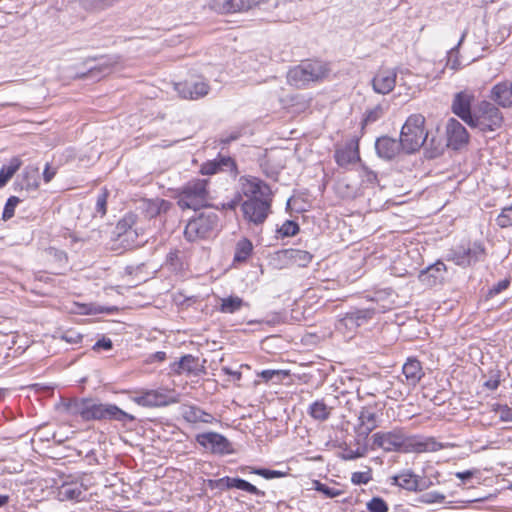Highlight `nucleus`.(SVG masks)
I'll return each instance as SVG.
<instances>
[{"label":"nucleus","instance_id":"f257e3e1","mask_svg":"<svg viewBox=\"0 0 512 512\" xmlns=\"http://www.w3.org/2000/svg\"><path fill=\"white\" fill-rule=\"evenodd\" d=\"M59 409L69 416H78L83 421H117L126 425L136 420L135 416L116 404L101 403L93 398H63Z\"/></svg>","mask_w":512,"mask_h":512},{"label":"nucleus","instance_id":"f03ea898","mask_svg":"<svg viewBox=\"0 0 512 512\" xmlns=\"http://www.w3.org/2000/svg\"><path fill=\"white\" fill-rule=\"evenodd\" d=\"M207 179H192L177 192V205L182 209L199 210L208 206L210 196Z\"/></svg>","mask_w":512,"mask_h":512},{"label":"nucleus","instance_id":"7ed1b4c3","mask_svg":"<svg viewBox=\"0 0 512 512\" xmlns=\"http://www.w3.org/2000/svg\"><path fill=\"white\" fill-rule=\"evenodd\" d=\"M328 73L327 65L317 60L302 61L288 71V83L297 87L305 88L311 82H318L325 78Z\"/></svg>","mask_w":512,"mask_h":512},{"label":"nucleus","instance_id":"20e7f679","mask_svg":"<svg viewBox=\"0 0 512 512\" xmlns=\"http://www.w3.org/2000/svg\"><path fill=\"white\" fill-rule=\"evenodd\" d=\"M425 118L421 114L408 117L400 132L403 151L407 154L418 151L427 141L428 133L424 131Z\"/></svg>","mask_w":512,"mask_h":512},{"label":"nucleus","instance_id":"39448f33","mask_svg":"<svg viewBox=\"0 0 512 512\" xmlns=\"http://www.w3.org/2000/svg\"><path fill=\"white\" fill-rule=\"evenodd\" d=\"M473 123H469L471 128H478L482 132L495 131L499 129L504 121V117L499 107L491 100H482L478 102L473 110Z\"/></svg>","mask_w":512,"mask_h":512},{"label":"nucleus","instance_id":"423d86ee","mask_svg":"<svg viewBox=\"0 0 512 512\" xmlns=\"http://www.w3.org/2000/svg\"><path fill=\"white\" fill-rule=\"evenodd\" d=\"M219 218L215 212L203 211L187 223L184 236L193 242L196 239L208 238L218 227Z\"/></svg>","mask_w":512,"mask_h":512},{"label":"nucleus","instance_id":"0eeeda50","mask_svg":"<svg viewBox=\"0 0 512 512\" xmlns=\"http://www.w3.org/2000/svg\"><path fill=\"white\" fill-rule=\"evenodd\" d=\"M373 447L387 452L399 451L411 453L412 435H406L401 429L388 432H377L372 436Z\"/></svg>","mask_w":512,"mask_h":512},{"label":"nucleus","instance_id":"6e6552de","mask_svg":"<svg viewBox=\"0 0 512 512\" xmlns=\"http://www.w3.org/2000/svg\"><path fill=\"white\" fill-rule=\"evenodd\" d=\"M271 202L270 196L245 200L241 205L244 218L255 225L263 224L271 212Z\"/></svg>","mask_w":512,"mask_h":512},{"label":"nucleus","instance_id":"1a4fd4ad","mask_svg":"<svg viewBox=\"0 0 512 512\" xmlns=\"http://www.w3.org/2000/svg\"><path fill=\"white\" fill-rule=\"evenodd\" d=\"M485 258V248L481 243L474 242L468 246H457L450 250L449 259L462 267L471 266Z\"/></svg>","mask_w":512,"mask_h":512},{"label":"nucleus","instance_id":"9d476101","mask_svg":"<svg viewBox=\"0 0 512 512\" xmlns=\"http://www.w3.org/2000/svg\"><path fill=\"white\" fill-rule=\"evenodd\" d=\"M137 227V215L134 213H127L116 225L115 232L118 240L126 247L131 248L138 246L137 238L139 236Z\"/></svg>","mask_w":512,"mask_h":512},{"label":"nucleus","instance_id":"9b49d317","mask_svg":"<svg viewBox=\"0 0 512 512\" xmlns=\"http://www.w3.org/2000/svg\"><path fill=\"white\" fill-rule=\"evenodd\" d=\"M475 101V94L473 91L465 89L457 92L453 96L451 103V111L463 120L467 125L473 123V110L472 106Z\"/></svg>","mask_w":512,"mask_h":512},{"label":"nucleus","instance_id":"f8f14e48","mask_svg":"<svg viewBox=\"0 0 512 512\" xmlns=\"http://www.w3.org/2000/svg\"><path fill=\"white\" fill-rule=\"evenodd\" d=\"M196 441L214 454L225 455L234 452L230 441L225 436L216 432L198 434Z\"/></svg>","mask_w":512,"mask_h":512},{"label":"nucleus","instance_id":"ddd939ff","mask_svg":"<svg viewBox=\"0 0 512 512\" xmlns=\"http://www.w3.org/2000/svg\"><path fill=\"white\" fill-rule=\"evenodd\" d=\"M269 0H211L210 8L220 14L248 11Z\"/></svg>","mask_w":512,"mask_h":512},{"label":"nucleus","instance_id":"4468645a","mask_svg":"<svg viewBox=\"0 0 512 512\" xmlns=\"http://www.w3.org/2000/svg\"><path fill=\"white\" fill-rule=\"evenodd\" d=\"M174 89L183 99L198 100L209 93L210 86L204 80H195L175 83Z\"/></svg>","mask_w":512,"mask_h":512},{"label":"nucleus","instance_id":"2eb2a0df","mask_svg":"<svg viewBox=\"0 0 512 512\" xmlns=\"http://www.w3.org/2000/svg\"><path fill=\"white\" fill-rule=\"evenodd\" d=\"M208 485L211 488H219L221 490L236 488L256 496H265L264 491L259 490L256 486L242 478L225 476L220 479L209 480Z\"/></svg>","mask_w":512,"mask_h":512},{"label":"nucleus","instance_id":"dca6fc26","mask_svg":"<svg viewBox=\"0 0 512 512\" xmlns=\"http://www.w3.org/2000/svg\"><path fill=\"white\" fill-rule=\"evenodd\" d=\"M447 145L458 150L469 141V133L466 128L456 119L450 118L446 125Z\"/></svg>","mask_w":512,"mask_h":512},{"label":"nucleus","instance_id":"f3484780","mask_svg":"<svg viewBox=\"0 0 512 512\" xmlns=\"http://www.w3.org/2000/svg\"><path fill=\"white\" fill-rule=\"evenodd\" d=\"M239 183L241 187V193L248 199H253L254 197L261 198L271 195V189L269 185L256 177L242 176L239 180Z\"/></svg>","mask_w":512,"mask_h":512},{"label":"nucleus","instance_id":"a211bd4d","mask_svg":"<svg viewBox=\"0 0 512 512\" xmlns=\"http://www.w3.org/2000/svg\"><path fill=\"white\" fill-rule=\"evenodd\" d=\"M133 401L143 407H159L175 403L177 400L158 390H146L135 396Z\"/></svg>","mask_w":512,"mask_h":512},{"label":"nucleus","instance_id":"6ab92c4d","mask_svg":"<svg viewBox=\"0 0 512 512\" xmlns=\"http://www.w3.org/2000/svg\"><path fill=\"white\" fill-rule=\"evenodd\" d=\"M222 171L236 176L238 172L235 160L230 156L219 155L217 158L203 163L200 169L202 175H214Z\"/></svg>","mask_w":512,"mask_h":512},{"label":"nucleus","instance_id":"aec40b11","mask_svg":"<svg viewBox=\"0 0 512 512\" xmlns=\"http://www.w3.org/2000/svg\"><path fill=\"white\" fill-rule=\"evenodd\" d=\"M488 97L498 107L512 108V81L504 80L495 84L491 88Z\"/></svg>","mask_w":512,"mask_h":512},{"label":"nucleus","instance_id":"412c9836","mask_svg":"<svg viewBox=\"0 0 512 512\" xmlns=\"http://www.w3.org/2000/svg\"><path fill=\"white\" fill-rule=\"evenodd\" d=\"M170 369L173 373L199 375L204 372V365L199 362V358L191 354L182 356L178 361L173 362L170 365Z\"/></svg>","mask_w":512,"mask_h":512},{"label":"nucleus","instance_id":"4be33fe9","mask_svg":"<svg viewBox=\"0 0 512 512\" xmlns=\"http://www.w3.org/2000/svg\"><path fill=\"white\" fill-rule=\"evenodd\" d=\"M375 150L377 155L385 160H392L401 150H403L402 143L397 139L389 136H381L375 142Z\"/></svg>","mask_w":512,"mask_h":512},{"label":"nucleus","instance_id":"5701e85b","mask_svg":"<svg viewBox=\"0 0 512 512\" xmlns=\"http://www.w3.org/2000/svg\"><path fill=\"white\" fill-rule=\"evenodd\" d=\"M396 77V71L393 69L378 71L372 79L373 90L383 95L390 93L395 87Z\"/></svg>","mask_w":512,"mask_h":512},{"label":"nucleus","instance_id":"b1692460","mask_svg":"<svg viewBox=\"0 0 512 512\" xmlns=\"http://www.w3.org/2000/svg\"><path fill=\"white\" fill-rule=\"evenodd\" d=\"M378 426L377 415L370 407H363L358 416V424L355 428L360 437L366 438Z\"/></svg>","mask_w":512,"mask_h":512},{"label":"nucleus","instance_id":"393cba45","mask_svg":"<svg viewBox=\"0 0 512 512\" xmlns=\"http://www.w3.org/2000/svg\"><path fill=\"white\" fill-rule=\"evenodd\" d=\"M449 446V443L438 442L433 437L412 435L411 453L436 452Z\"/></svg>","mask_w":512,"mask_h":512},{"label":"nucleus","instance_id":"a878e982","mask_svg":"<svg viewBox=\"0 0 512 512\" xmlns=\"http://www.w3.org/2000/svg\"><path fill=\"white\" fill-rule=\"evenodd\" d=\"M86 490L82 483L64 481L57 489V498L60 501H81Z\"/></svg>","mask_w":512,"mask_h":512},{"label":"nucleus","instance_id":"bb28decb","mask_svg":"<svg viewBox=\"0 0 512 512\" xmlns=\"http://www.w3.org/2000/svg\"><path fill=\"white\" fill-rule=\"evenodd\" d=\"M334 158L338 166L346 167L360 160L358 142L350 141L335 150Z\"/></svg>","mask_w":512,"mask_h":512},{"label":"nucleus","instance_id":"cd10ccee","mask_svg":"<svg viewBox=\"0 0 512 512\" xmlns=\"http://www.w3.org/2000/svg\"><path fill=\"white\" fill-rule=\"evenodd\" d=\"M446 266L443 262L437 261L436 263L428 266L419 274V280L426 286H434L444 279Z\"/></svg>","mask_w":512,"mask_h":512},{"label":"nucleus","instance_id":"c85d7f7f","mask_svg":"<svg viewBox=\"0 0 512 512\" xmlns=\"http://www.w3.org/2000/svg\"><path fill=\"white\" fill-rule=\"evenodd\" d=\"M16 190L33 191L39 185V171L33 166L26 167L14 183Z\"/></svg>","mask_w":512,"mask_h":512},{"label":"nucleus","instance_id":"c756f323","mask_svg":"<svg viewBox=\"0 0 512 512\" xmlns=\"http://www.w3.org/2000/svg\"><path fill=\"white\" fill-rule=\"evenodd\" d=\"M376 313L375 308H354L348 311L343 322L347 327H359L371 320Z\"/></svg>","mask_w":512,"mask_h":512},{"label":"nucleus","instance_id":"7c9ffc66","mask_svg":"<svg viewBox=\"0 0 512 512\" xmlns=\"http://www.w3.org/2000/svg\"><path fill=\"white\" fill-rule=\"evenodd\" d=\"M390 479L391 485L398 486L409 492H417V475L410 469L402 470Z\"/></svg>","mask_w":512,"mask_h":512},{"label":"nucleus","instance_id":"2f4dec72","mask_svg":"<svg viewBox=\"0 0 512 512\" xmlns=\"http://www.w3.org/2000/svg\"><path fill=\"white\" fill-rule=\"evenodd\" d=\"M403 374L409 385H416L424 376L420 361L409 358L402 368Z\"/></svg>","mask_w":512,"mask_h":512},{"label":"nucleus","instance_id":"473e14b6","mask_svg":"<svg viewBox=\"0 0 512 512\" xmlns=\"http://www.w3.org/2000/svg\"><path fill=\"white\" fill-rule=\"evenodd\" d=\"M281 253L291 264L299 267H306L312 260V255L305 250L285 249Z\"/></svg>","mask_w":512,"mask_h":512},{"label":"nucleus","instance_id":"72a5a7b5","mask_svg":"<svg viewBox=\"0 0 512 512\" xmlns=\"http://www.w3.org/2000/svg\"><path fill=\"white\" fill-rule=\"evenodd\" d=\"M183 418L190 423H211L214 417L197 406H187L183 410Z\"/></svg>","mask_w":512,"mask_h":512},{"label":"nucleus","instance_id":"f704fd0d","mask_svg":"<svg viewBox=\"0 0 512 512\" xmlns=\"http://www.w3.org/2000/svg\"><path fill=\"white\" fill-rule=\"evenodd\" d=\"M243 306H248V303L244 302V300L239 296L231 295L221 299V304L218 310L221 313L233 314L239 311Z\"/></svg>","mask_w":512,"mask_h":512},{"label":"nucleus","instance_id":"c9c22d12","mask_svg":"<svg viewBox=\"0 0 512 512\" xmlns=\"http://www.w3.org/2000/svg\"><path fill=\"white\" fill-rule=\"evenodd\" d=\"M309 415L318 421H326L331 414V408H329L324 400H317L313 402L308 409Z\"/></svg>","mask_w":512,"mask_h":512},{"label":"nucleus","instance_id":"e433bc0d","mask_svg":"<svg viewBox=\"0 0 512 512\" xmlns=\"http://www.w3.org/2000/svg\"><path fill=\"white\" fill-rule=\"evenodd\" d=\"M22 165L19 157H13L7 165L0 169V187L4 186Z\"/></svg>","mask_w":512,"mask_h":512},{"label":"nucleus","instance_id":"4c0bfd02","mask_svg":"<svg viewBox=\"0 0 512 512\" xmlns=\"http://www.w3.org/2000/svg\"><path fill=\"white\" fill-rule=\"evenodd\" d=\"M252 249H253V246H252V243L250 242V240H248L246 238L240 240L236 245L235 254H234V262L246 261L247 258L252 253Z\"/></svg>","mask_w":512,"mask_h":512},{"label":"nucleus","instance_id":"58836bf2","mask_svg":"<svg viewBox=\"0 0 512 512\" xmlns=\"http://www.w3.org/2000/svg\"><path fill=\"white\" fill-rule=\"evenodd\" d=\"M385 112L386 108H384L381 104H378L372 109L367 110L362 121V127L378 121L384 116Z\"/></svg>","mask_w":512,"mask_h":512},{"label":"nucleus","instance_id":"ea45409f","mask_svg":"<svg viewBox=\"0 0 512 512\" xmlns=\"http://www.w3.org/2000/svg\"><path fill=\"white\" fill-rule=\"evenodd\" d=\"M313 488L322 494H324L327 498H335L343 494L342 490L329 487L328 485L322 483L319 480L313 481Z\"/></svg>","mask_w":512,"mask_h":512},{"label":"nucleus","instance_id":"a19ab883","mask_svg":"<svg viewBox=\"0 0 512 512\" xmlns=\"http://www.w3.org/2000/svg\"><path fill=\"white\" fill-rule=\"evenodd\" d=\"M446 496L438 491L426 492L418 497V502L423 504L444 503Z\"/></svg>","mask_w":512,"mask_h":512},{"label":"nucleus","instance_id":"79ce46f5","mask_svg":"<svg viewBox=\"0 0 512 512\" xmlns=\"http://www.w3.org/2000/svg\"><path fill=\"white\" fill-rule=\"evenodd\" d=\"M465 36H466V32H463L457 45L455 47L451 48V50L448 52L447 65L450 66V68L453 70H458L461 66V63L459 62V60L457 58V54H458V48L462 44Z\"/></svg>","mask_w":512,"mask_h":512},{"label":"nucleus","instance_id":"37998d69","mask_svg":"<svg viewBox=\"0 0 512 512\" xmlns=\"http://www.w3.org/2000/svg\"><path fill=\"white\" fill-rule=\"evenodd\" d=\"M496 224L501 228L512 226V204L504 207L496 218Z\"/></svg>","mask_w":512,"mask_h":512},{"label":"nucleus","instance_id":"c03bdc74","mask_svg":"<svg viewBox=\"0 0 512 512\" xmlns=\"http://www.w3.org/2000/svg\"><path fill=\"white\" fill-rule=\"evenodd\" d=\"M251 473L259 475L267 480L274 478H282L287 476V472L279 471V470H271L266 468H252Z\"/></svg>","mask_w":512,"mask_h":512},{"label":"nucleus","instance_id":"a18cd8bd","mask_svg":"<svg viewBox=\"0 0 512 512\" xmlns=\"http://www.w3.org/2000/svg\"><path fill=\"white\" fill-rule=\"evenodd\" d=\"M19 203H20L19 197L11 196L8 198V200L4 206V210H3V214H2V219L4 221H7L14 216L15 208Z\"/></svg>","mask_w":512,"mask_h":512},{"label":"nucleus","instance_id":"49530a36","mask_svg":"<svg viewBox=\"0 0 512 512\" xmlns=\"http://www.w3.org/2000/svg\"><path fill=\"white\" fill-rule=\"evenodd\" d=\"M277 231L282 237L294 236L299 232V225L295 221L286 220Z\"/></svg>","mask_w":512,"mask_h":512},{"label":"nucleus","instance_id":"de8ad7c7","mask_svg":"<svg viewBox=\"0 0 512 512\" xmlns=\"http://www.w3.org/2000/svg\"><path fill=\"white\" fill-rule=\"evenodd\" d=\"M288 373L284 370H263L259 373V377H261L264 381L268 382L276 379V382L281 381L284 377H286Z\"/></svg>","mask_w":512,"mask_h":512},{"label":"nucleus","instance_id":"09e8293b","mask_svg":"<svg viewBox=\"0 0 512 512\" xmlns=\"http://www.w3.org/2000/svg\"><path fill=\"white\" fill-rule=\"evenodd\" d=\"M366 507L369 512H388V505L381 497H373Z\"/></svg>","mask_w":512,"mask_h":512},{"label":"nucleus","instance_id":"8fccbe9b","mask_svg":"<svg viewBox=\"0 0 512 512\" xmlns=\"http://www.w3.org/2000/svg\"><path fill=\"white\" fill-rule=\"evenodd\" d=\"M107 198L108 191L106 189H103L102 192L97 196L95 210L101 216H104L107 212Z\"/></svg>","mask_w":512,"mask_h":512},{"label":"nucleus","instance_id":"3c124183","mask_svg":"<svg viewBox=\"0 0 512 512\" xmlns=\"http://www.w3.org/2000/svg\"><path fill=\"white\" fill-rule=\"evenodd\" d=\"M111 65H112V63L110 61L103 60L97 66L91 67L89 69V74L92 77H96L98 75V73L106 75V74H108L110 72Z\"/></svg>","mask_w":512,"mask_h":512},{"label":"nucleus","instance_id":"603ef678","mask_svg":"<svg viewBox=\"0 0 512 512\" xmlns=\"http://www.w3.org/2000/svg\"><path fill=\"white\" fill-rule=\"evenodd\" d=\"M509 285H510V279L509 278H505V279L499 281L498 283L494 284L489 289L487 296L492 298V297L500 294L504 290H506L509 287Z\"/></svg>","mask_w":512,"mask_h":512},{"label":"nucleus","instance_id":"864d4df0","mask_svg":"<svg viewBox=\"0 0 512 512\" xmlns=\"http://www.w3.org/2000/svg\"><path fill=\"white\" fill-rule=\"evenodd\" d=\"M496 413L503 422H512V408L507 405H497L495 408Z\"/></svg>","mask_w":512,"mask_h":512},{"label":"nucleus","instance_id":"5fc2aeb1","mask_svg":"<svg viewBox=\"0 0 512 512\" xmlns=\"http://www.w3.org/2000/svg\"><path fill=\"white\" fill-rule=\"evenodd\" d=\"M370 480V472H354L351 476V482L354 485L367 484Z\"/></svg>","mask_w":512,"mask_h":512},{"label":"nucleus","instance_id":"6e6d98bb","mask_svg":"<svg viewBox=\"0 0 512 512\" xmlns=\"http://www.w3.org/2000/svg\"><path fill=\"white\" fill-rule=\"evenodd\" d=\"M241 132L238 130L232 131L228 134H223L220 138V143L223 145H228L232 141H236L240 138Z\"/></svg>","mask_w":512,"mask_h":512},{"label":"nucleus","instance_id":"4d7b16f0","mask_svg":"<svg viewBox=\"0 0 512 512\" xmlns=\"http://www.w3.org/2000/svg\"><path fill=\"white\" fill-rule=\"evenodd\" d=\"M112 347H113V343H112L111 339L103 337L94 344L93 349L94 350H99V349L111 350Z\"/></svg>","mask_w":512,"mask_h":512},{"label":"nucleus","instance_id":"13d9d810","mask_svg":"<svg viewBox=\"0 0 512 512\" xmlns=\"http://www.w3.org/2000/svg\"><path fill=\"white\" fill-rule=\"evenodd\" d=\"M146 211L150 218L156 217L161 214L160 210L158 209V205H156V199L147 202Z\"/></svg>","mask_w":512,"mask_h":512},{"label":"nucleus","instance_id":"bf43d9fd","mask_svg":"<svg viewBox=\"0 0 512 512\" xmlns=\"http://www.w3.org/2000/svg\"><path fill=\"white\" fill-rule=\"evenodd\" d=\"M432 486V481L417 475V492L424 491Z\"/></svg>","mask_w":512,"mask_h":512},{"label":"nucleus","instance_id":"052dcab7","mask_svg":"<svg viewBox=\"0 0 512 512\" xmlns=\"http://www.w3.org/2000/svg\"><path fill=\"white\" fill-rule=\"evenodd\" d=\"M363 172L365 173L364 176L366 177V181L368 183H375L377 181V174L370 170L368 167L363 166Z\"/></svg>","mask_w":512,"mask_h":512},{"label":"nucleus","instance_id":"680f3d73","mask_svg":"<svg viewBox=\"0 0 512 512\" xmlns=\"http://www.w3.org/2000/svg\"><path fill=\"white\" fill-rule=\"evenodd\" d=\"M156 205H158L160 213H165L170 209L171 202L164 199H156Z\"/></svg>","mask_w":512,"mask_h":512},{"label":"nucleus","instance_id":"e2e57ef3","mask_svg":"<svg viewBox=\"0 0 512 512\" xmlns=\"http://www.w3.org/2000/svg\"><path fill=\"white\" fill-rule=\"evenodd\" d=\"M475 474V471L466 470L463 472H457L455 476L463 482L470 480Z\"/></svg>","mask_w":512,"mask_h":512},{"label":"nucleus","instance_id":"0e129e2a","mask_svg":"<svg viewBox=\"0 0 512 512\" xmlns=\"http://www.w3.org/2000/svg\"><path fill=\"white\" fill-rule=\"evenodd\" d=\"M240 201H241V194H239L233 200L223 204V208L226 210H235L236 207L239 205Z\"/></svg>","mask_w":512,"mask_h":512},{"label":"nucleus","instance_id":"69168bd1","mask_svg":"<svg viewBox=\"0 0 512 512\" xmlns=\"http://www.w3.org/2000/svg\"><path fill=\"white\" fill-rule=\"evenodd\" d=\"M222 371L227 375H231L235 380H240L242 377V373L240 371L232 370L229 367H223Z\"/></svg>","mask_w":512,"mask_h":512},{"label":"nucleus","instance_id":"338daca9","mask_svg":"<svg viewBox=\"0 0 512 512\" xmlns=\"http://www.w3.org/2000/svg\"><path fill=\"white\" fill-rule=\"evenodd\" d=\"M62 338L70 343H78L82 337L79 334L69 335V333L66 332L63 334Z\"/></svg>","mask_w":512,"mask_h":512},{"label":"nucleus","instance_id":"774afa93","mask_svg":"<svg viewBox=\"0 0 512 512\" xmlns=\"http://www.w3.org/2000/svg\"><path fill=\"white\" fill-rule=\"evenodd\" d=\"M499 379H489L484 383V386L490 390H496L499 387Z\"/></svg>","mask_w":512,"mask_h":512}]
</instances>
